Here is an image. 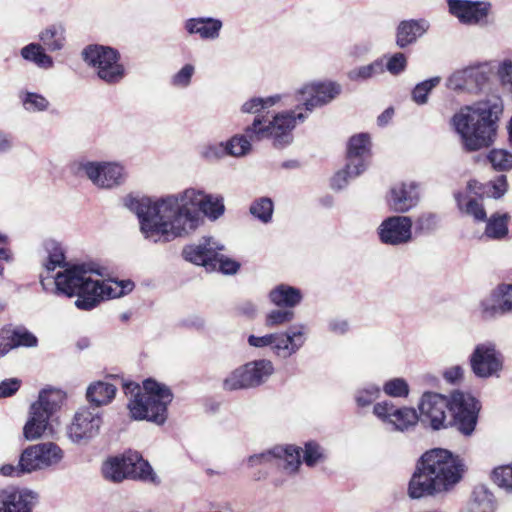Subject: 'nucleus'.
Listing matches in <instances>:
<instances>
[{
    "instance_id": "obj_34",
    "label": "nucleus",
    "mask_w": 512,
    "mask_h": 512,
    "mask_svg": "<svg viewBox=\"0 0 512 512\" xmlns=\"http://www.w3.org/2000/svg\"><path fill=\"white\" fill-rule=\"evenodd\" d=\"M467 192H456L454 194L459 210L469 216H472L475 221L482 222L486 220V211L483 205L475 198L468 195Z\"/></svg>"
},
{
    "instance_id": "obj_29",
    "label": "nucleus",
    "mask_w": 512,
    "mask_h": 512,
    "mask_svg": "<svg viewBox=\"0 0 512 512\" xmlns=\"http://www.w3.org/2000/svg\"><path fill=\"white\" fill-rule=\"evenodd\" d=\"M268 298L277 307L292 309L301 303L303 295L299 288L279 284L270 290Z\"/></svg>"
},
{
    "instance_id": "obj_37",
    "label": "nucleus",
    "mask_w": 512,
    "mask_h": 512,
    "mask_svg": "<svg viewBox=\"0 0 512 512\" xmlns=\"http://www.w3.org/2000/svg\"><path fill=\"white\" fill-rule=\"evenodd\" d=\"M385 72V63L382 58H378L373 62L355 67L351 69L347 76L351 81L363 82L379 76Z\"/></svg>"
},
{
    "instance_id": "obj_54",
    "label": "nucleus",
    "mask_w": 512,
    "mask_h": 512,
    "mask_svg": "<svg viewBox=\"0 0 512 512\" xmlns=\"http://www.w3.org/2000/svg\"><path fill=\"white\" fill-rule=\"evenodd\" d=\"M202 156L209 161L220 160L227 157L228 153L225 142L221 141L207 145L202 151Z\"/></svg>"
},
{
    "instance_id": "obj_5",
    "label": "nucleus",
    "mask_w": 512,
    "mask_h": 512,
    "mask_svg": "<svg viewBox=\"0 0 512 512\" xmlns=\"http://www.w3.org/2000/svg\"><path fill=\"white\" fill-rule=\"evenodd\" d=\"M447 409L453 414L457 430L470 436L475 430L480 409L478 401L470 394L457 391L452 393L449 401L438 393H424L419 403L420 421L429 423L433 430L444 428Z\"/></svg>"
},
{
    "instance_id": "obj_36",
    "label": "nucleus",
    "mask_w": 512,
    "mask_h": 512,
    "mask_svg": "<svg viewBox=\"0 0 512 512\" xmlns=\"http://www.w3.org/2000/svg\"><path fill=\"white\" fill-rule=\"evenodd\" d=\"M496 507L494 495L484 485H478L472 492L470 512H494Z\"/></svg>"
},
{
    "instance_id": "obj_19",
    "label": "nucleus",
    "mask_w": 512,
    "mask_h": 512,
    "mask_svg": "<svg viewBox=\"0 0 512 512\" xmlns=\"http://www.w3.org/2000/svg\"><path fill=\"white\" fill-rule=\"evenodd\" d=\"M489 76L484 65L469 66L452 73L446 87L457 92L477 93L488 82Z\"/></svg>"
},
{
    "instance_id": "obj_14",
    "label": "nucleus",
    "mask_w": 512,
    "mask_h": 512,
    "mask_svg": "<svg viewBox=\"0 0 512 512\" xmlns=\"http://www.w3.org/2000/svg\"><path fill=\"white\" fill-rule=\"evenodd\" d=\"M342 87L334 81H318L304 84L295 93V99L305 109L304 113H311L332 102L340 95Z\"/></svg>"
},
{
    "instance_id": "obj_64",
    "label": "nucleus",
    "mask_w": 512,
    "mask_h": 512,
    "mask_svg": "<svg viewBox=\"0 0 512 512\" xmlns=\"http://www.w3.org/2000/svg\"><path fill=\"white\" fill-rule=\"evenodd\" d=\"M13 343L11 336L6 334V330H3L0 335V357L5 356L12 349L17 348Z\"/></svg>"
},
{
    "instance_id": "obj_22",
    "label": "nucleus",
    "mask_w": 512,
    "mask_h": 512,
    "mask_svg": "<svg viewBox=\"0 0 512 512\" xmlns=\"http://www.w3.org/2000/svg\"><path fill=\"white\" fill-rule=\"evenodd\" d=\"M373 412L379 419L392 424L395 430L401 432L415 426L420 420V416L415 409L409 407L395 408L391 401L376 403Z\"/></svg>"
},
{
    "instance_id": "obj_13",
    "label": "nucleus",
    "mask_w": 512,
    "mask_h": 512,
    "mask_svg": "<svg viewBox=\"0 0 512 512\" xmlns=\"http://www.w3.org/2000/svg\"><path fill=\"white\" fill-rule=\"evenodd\" d=\"M273 373L274 365L270 360H254L233 370L224 379L223 389L235 391L255 388L265 383Z\"/></svg>"
},
{
    "instance_id": "obj_46",
    "label": "nucleus",
    "mask_w": 512,
    "mask_h": 512,
    "mask_svg": "<svg viewBox=\"0 0 512 512\" xmlns=\"http://www.w3.org/2000/svg\"><path fill=\"white\" fill-rule=\"evenodd\" d=\"M283 451L284 450H282V445H276L261 453L249 456L246 461L249 467L277 463L278 458L281 453H283Z\"/></svg>"
},
{
    "instance_id": "obj_32",
    "label": "nucleus",
    "mask_w": 512,
    "mask_h": 512,
    "mask_svg": "<svg viewBox=\"0 0 512 512\" xmlns=\"http://www.w3.org/2000/svg\"><path fill=\"white\" fill-rule=\"evenodd\" d=\"M39 40L46 50L60 51L66 44V29L61 23L51 24L39 33Z\"/></svg>"
},
{
    "instance_id": "obj_39",
    "label": "nucleus",
    "mask_w": 512,
    "mask_h": 512,
    "mask_svg": "<svg viewBox=\"0 0 512 512\" xmlns=\"http://www.w3.org/2000/svg\"><path fill=\"white\" fill-rule=\"evenodd\" d=\"M249 213L262 224H269L273 219L274 202L269 197L256 198L250 204Z\"/></svg>"
},
{
    "instance_id": "obj_52",
    "label": "nucleus",
    "mask_w": 512,
    "mask_h": 512,
    "mask_svg": "<svg viewBox=\"0 0 512 512\" xmlns=\"http://www.w3.org/2000/svg\"><path fill=\"white\" fill-rule=\"evenodd\" d=\"M439 218L434 213H423L415 221V229L417 233L428 234L434 232L438 228Z\"/></svg>"
},
{
    "instance_id": "obj_40",
    "label": "nucleus",
    "mask_w": 512,
    "mask_h": 512,
    "mask_svg": "<svg viewBox=\"0 0 512 512\" xmlns=\"http://www.w3.org/2000/svg\"><path fill=\"white\" fill-rule=\"evenodd\" d=\"M19 99L23 109L30 113L45 112L50 107L49 100L40 93L21 91L19 93Z\"/></svg>"
},
{
    "instance_id": "obj_11",
    "label": "nucleus",
    "mask_w": 512,
    "mask_h": 512,
    "mask_svg": "<svg viewBox=\"0 0 512 512\" xmlns=\"http://www.w3.org/2000/svg\"><path fill=\"white\" fill-rule=\"evenodd\" d=\"M83 60L108 84H116L125 76V68L120 63L119 52L109 46L89 45L82 51Z\"/></svg>"
},
{
    "instance_id": "obj_58",
    "label": "nucleus",
    "mask_w": 512,
    "mask_h": 512,
    "mask_svg": "<svg viewBox=\"0 0 512 512\" xmlns=\"http://www.w3.org/2000/svg\"><path fill=\"white\" fill-rule=\"evenodd\" d=\"M216 262H217L216 270L218 269L220 272H222L223 274H226V275L235 274L240 268V265L238 262H236L230 258L224 257L223 255H219V251H217Z\"/></svg>"
},
{
    "instance_id": "obj_18",
    "label": "nucleus",
    "mask_w": 512,
    "mask_h": 512,
    "mask_svg": "<svg viewBox=\"0 0 512 512\" xmlns=\"http://www.w3.org/2000/svg\"><path fill=\"white\" fill-rule=\"evenodd\" d=\"M413 221L409 216L394 215L385 218L377 228L380 242L388 246H402L413 240Z\"/></svg>"
},
{
    "instance_id": "obj_3",
    "label": "nucleus",
    "mask_w": 512,
    "mask_h": 512,
    "mask_svg": "<svg viewBox=\"0 0 512 512\" xmlns=\"http://www.w3.org/2000/svg\"><path fill=\"white\" fill-rule=\"evenodd\" d=\"M463 460L450 451L435 448L425 452L416 464L408 484L411 499L444 496L460 482Z\"/></svg>"
},
{
    "instance_id": "obj_60",
    "label": "nucleus",
    "mask_w": 512,
    "mask_h": 512,
    "mask_svg": "<svg viewBox=\"0 0 512 512\" xmlns=\"http://www.w3.org/2000/svg\"><path fill=\"white\" fill-rule=\"evenodd\" d=\"M21 381L17 378L5 379L0 382V398L14 395L20 388Z\"/></svg>"
},
{
    "instance_id": "obj_15",
    "label": "nucleus",
    "mask_w": 512,
    "mask_h": 512,
    "mask_svg": "<svg viewBox=\"0 0 512 512\" xmlns=\"http://www.w3.org/2000/svg\"><path fill=\"white\" fill-rule=\"evenodd\" d=\"M504 358L493 342L477 344L469 356V365L479 379L499 377L503 370Z\"/></svg>"
},
{
    "instance_id": "obj_41",
    "label": "nucleus",
    "mask_w": 512,
    "mask_h": 512,
    "mask_svg": "<svg viewBox=\"0 0 512 512\" xmlns=\"http://www.w3.org/2000/svg\"><path fill=\"white\" fill-rule=\"evenodd\" d=\"M301 452L303 453L302 461L309 468H313L327 460L326 449L316 441L305 442Z\"/></svg>"
},
{
    "instance_id": "obj_47",
    "label": "nucleus",
    "mask_w": 512,
    "mask_h": 512,
    "mask_svg": "<svg viewBox=\"0 0 512 512\" xmlns=\"http://www.w3.org/2000/svg\"><path fill=\"white\" fill-rule=\"evenodd\" d=\"M492 479L500 489L512 493V463L494 468Z\"/></svg>"
},
{
    "instance_id": "obj_57",
    "label": "nucleus",
    "mask_w": 512,
    "mask_h": 512,
    "mask_svg": "<svg viewBox=\"0 0 512 512\" xmlns=\"http://www.w3.org/2000/svg\"><path fill=\"white\" fill-rule=\"evenodd\" d=\"M234 312L238 316H243L249 319L256 317L258 308L257 305L251 300H242L234 306Z\"/></svg>"
},
{
    "instance_id": "obj_44",
    "label": "nucleus",
    "mask_w": 512,
    "mask_h": 512,
    "mask_svg": "<svg viewBox=\"0 0 512 512\" xmlns=\"http://www.w3.org/2000/svg\"><path fill=\"white\" fill-rule=\"evenodd\" d=\"M441 82L440 76H434L415 85L411 92V98L417 105H425L428 102L430 92Z\"/></svg>"
},
{
    "instance_id": "obj_33",
    "label": "nucleus",
    "mask_w": 512,
    "mask_h": 512,
    "mask_svg": "<svg viewBox=\"0 0 512 512\" xmlns=\"http://www.w3.org/2000/svg\"><path fill=\"white\" fill-rule=\"evenodd\" d=\"M45 49L42 43H29L21 49L20 54L24 60L34 63L38 68L48 70L54 66V60L45 52Z\"/></svg>"
},
{
    "instance_id": "obj_49",
    "label": "nucleus",
    "mask_w": 512,
    "mask_h": 512,
    "mask_svg": "<svg viewBox=\"0 0 512 512\" xmlns=\"http://www.w3.org/2000/svg\"><path fill=\"white\" fill-rule=\"evenodd\" d=\"M6 334H9L12 338L13 344L16 347H35L37 346V337L29 332L26 328L19 327L12 330H6Z\"/></svg>"
},
{
    "instance_id": "obj_16",
    "label": "nucleus",
    "mask_w": 512,
    "mask_h": 512,
    "mask_svg": "<svg viewBox=\"0 0 512 512\" xmlns=\"http://www.w3.org/2000/svg\"><path fill=\"white\" fill-rule=\"evenodd\" d=\"M102 423V413L98 409L83 406L74 414L67 435L73 443L90 440L99 434Z\"/></svg>"
},
{
    "instance_id": "obj_61",
    "label": "nucleus",
    "mask_w": 512,
    "mask_h": 512,
    "mask_svg": "<svg viewBox=\"0 0 512 512\" xmlns=\"http://www.w3.org/2000/svg\"><path fill=\"white\" fill-rule=\"evenodd\" d=\"M273 333L266 334L263 336H255V335H249L248 336V344L255 348H264V347H272L273 343Z\"/></svg>"
},
{
    "instance_id": "obj_12",
    "label": "nucleus",
    "mask_w": 512,
    "mask_h": 512,
    "mask_svg": "<svg viewBox=\"0 0 512 512\" xmlns=\"http://www.w3.org/2000/svg\"><path fill=\"white\" fill-rule=\"evenodd\" d=\"M72 170L76 175L83 173L97 187L113 189L122 185L127 177L123 165L117 162L75 161Z\"/></svg>"
},
{
    "instance_id": "obj_9",
    "label": "nucleus",
    "mask_w": 512,
    "mask_h": 512,
    "mask_svg": "<svg viewBox=\"0 0 512 512\" xmlns=\"http://www.w3.org/2000/svg\"><path fill=\"white\" fill-rule=\"evenodd\" d=\"M62 399V393L58 390H42L39 393L38 400L30 406L29 418L23 428L27 440L38 439L49 429V421L60 409Z\"/></svg>"
},
{
    "instance_id": "obj_6",
    "label": "nucleus",
    "mask_w": 512,
    "mask_h": 512,
    "mask_svg": "<svg viewBox=\"0 0 512 512\" xmlns=\"http://www.w3.org/2000/svg\"><path fill=\"white\" fill-rule=\"evenodd\" d=\"M172 400L173 393L167 385L149 378L143 382V391L137 387L128 408L133 419L162 425L167 419V407Z\"/></svg>"
},
{
    "instance_id": "obj_53",
    "label": "nucleus",
    "mask_w": 512,
    "mask_h": 512,
    "mask_svg": "<svg viewBox=\"0 0 512 512\" xmlns=\"http://www.w3.org/2000/svg\"><path fill=\"white\" fill-rule=\"evenodd\" d=\"M407 67V58L401 53L397 52L393 54L385 64V70L392 75H399L405 71Z\"/></svg>"
},
{
    "instance_id": "obj_10",
    "label": "nucleus",
    "mask_w": 512,
    "mask_h": 512,
    "mask_svg": "<svg viewBox=\"0 0 512 512\" xmlns=\"http://www.w3.org/2000/svg\"><path fill=\"white\" fill-rule=\"evenodd\" d=\"M370 158V137L366 133H360L350 138L347 149V163L331 179V187L334 190H342L348 183L363 173Z\"/></svg>"
},
{
    "instance_id": "obj_35",
    "label": "nucleus",
    "mask_w": 512,
    "mask_h": 512,
    "mask_svg": "<svg viewBox=\"0 0 512 512\" xmlns=\"http://www.w3.org/2000/svg\"><path fill=\"white\" fill-rule=\"evenodd\" d=\"M260 141L257 138L248 135L247 127L244 134H236L224 141L227 149L228 156L234 158H241L248 155L252 150V142Z\"/></svg>"
},
{
    "instance_id": "obj_25",
    "label": "nucleus",
    "mask_w": 512,
    "mask_h": 512,
    "mask_svg": "<svg viewBox=\"0 0 512 512\" xmlns=\"http://www.w3.org/2000/svg\"><path fill=\"white\" fill-rule=\"evenodd\" d=\"M37 499L31 490L6 487L0 490V512H32Z\"/></svg>"
},
{
    "instance_id": "obj_45",
    "label": "nucleus",
    "mask_w": 512,
    "mask_h": 512,
    "mask_svg": "<svg viewBox=\"0 0 512 512\" xmlns=\"http://www.w3.org/2000/svg\"><path fill=\"white\" fill-rule=\"evenodd\" d=\"M487 160L496 171L505 172L512 169V153L506 149H492Z\"/></svg>"
},
{
    "instance_id": "obj_17",
    "label": "nucleus",
    "mask_w": 512,
    "mask_h": 512,
    "mask_svg": "<svg viewBox=\"0 0 512 512\" xmlns=\"http://www.w3.org/2000/svg\"><path fill=\"white\" fill-rule=\"evenodd\" d=\"M63 457V450L53 442L31 445L22 451L23 466L29 473L55 467Z\"/></svg>"
},
{
    "instance_id": "obj_21",
    "label": "nucleus",
    "mask_w": 512,
    "mask_h": 512,
    "mask_svg": "<svg viewBox=\"0 0 512 512\" xmlns=\"http://www.w3.org/2000/svg\"><path fill=\"white\" fill-rule=\"evenodd\" d=\"M271 350L282 359H287L298 352L307 340V326L303 323L291 325L286 331L273 333Z\"/></svg>"
},
{
    "instance_id": "obj_38",
    "label": "nucleus",
    "mask_w": 512,
    "mask_h": 512,
    "mask_svg": "<svg viewBox=\"0 0 512 512\" xmlns=\"http://www.w3.org/2000/svg\"><path fill=\"white\" fill-rule=\"evenodd\" d=\"M484 236L492 240H502L508 235V215L494 213L486 217Z\"/></svg>"
},
{
    "instance_id": "obj_31",
    "label": "nucleus",
    "mask_w": 512,
    "mask_h": 512,
    "mask_svg": "<svg viewBox=\"0 0 512 512\" xmlns=\"http://www.w3.org/2000/svg\"><path fill=\"white\" fill-rule=\"evenodd\" d=\"M507 179L505 175L498 176L495 180L482 184L476 180H470L467 183V190L478 196H488L492 198H500L507 191Z\"/></svg>"
},
{
    "instance_id": "obj_1",
    "label": "nucleus",
    "mask_w": 512,
    "mask_h": 512,
    "mask_svg": "<svg viewBox=\"0 0 512 512\" xmlns=\"http://www.w3.org/2000/svg\"><path fill=\"white\" fill-rule=\"evenodd\" d=\"M125 206L136 214L140 230L146 239L157 243L186 237L201 225L200 211L216 220L224 214L223 197L187 188L156 199L127 196Z\"/></svg>"
},
{
    "instance_id": "obj_42",
    "label": "nucleus",
    "mask_w": 512,
    "mask_h": 512,
    "mask_svg": "<svg viewBox=\"0 0 512 512\" xmlns=\"http://www.w3.org/2000/svg\"><path fill=\"white\" fill-rule=\"evenodd\" d=\"M283 453L278 458V461L283 462V469L288 474H296L302 463L301 451L302 448L296 445H282Z\"/></svg>"
},
{
    "instance_id": "obj_56",
    "label": "nucleus",
    "mask_w": 512,
    "mask_h": 512,
    "mask_svg": "<svg viewBox=\"0 0 512 512\" xmlns=\"http://www.w3.org/2000/svg\"><path fill=\"white\" fill-rule=\"evenodd\" d=\"M25 463L22 460V453L20 454L19 461L16 465L4 464L0 467V474L5 477H21L29 474V471L23 466Z\"/></svg>"
},
{
    "instance_id": "obj_8",
    "label": "nucleus",
    "mask_w": 512,
    "mask_h": 512,
    "mask_svg": "<svg viewBox=\"0 0 512 512\" xmlns=\"http://www.w3.org/2000/svg\"><path fill=\"white\" fill-rule=\"evenodd\" d=\"M102 473L106 479L113 482L130 478L153 484L159 483L148 461L144 460L137 451H127L120 456L108 459L102 467Z\"/></svg>"
},
{
    "instance_id": "obj_43",
    "label": "nucleus",
    "mask_w": 512,
    "mask_h": 512,
    "mask_svg": "<svg viewBox=\"0 0 512 512\" xmlns=\"http://www.w3.org/2000/svg\"><path fill=\"white\" fill-rule=\"evenodd\" d=\"M281 98L282 97L279 94L265 98L253 97L242 104L241 112L246 114H255L257 117L259 116V113L276 105Z\"/></svg>"
},
{
    "instance_id": "obj_7",
    "label": "nucleus",
    "mask_w": 512,
    "mask_h": 512,
    "mask_svg": "<svg viewBox=\"0 0 512 512\" xmlns=\"http://www.w3.org/2000/svg\"><path fill=\"white\" fill-rule=\"evenodd\" d=\"M307 117V113L286 111L277 113L271 121L266 123L264 117L257 116L252 124L247 126V133L260 141L268 138L272 139L273 146L281 149L292 143V131L297 121L302 123Z\"/></svg>"
},
{
    "instance_id": "obj_50",
    "label": "nucleus",
    "mask_w": 512,
    "mask_h": 512,
    "mask_svg": "<svg viewBox=\"0 0 512 512\" xmlns=\"http://www.w3.org/2000/svg\"><path fill=\"white\" fill-rule=\"evenodd\" d=\"M383 391L390 397H407L409 394V385L403 378H393L385 382L383 385Z\"/></svg>"
},
{
    "instance_id": "obj_20",
    "label": "nucleus",
    "mask_w": 512,
    "mask_h": 512,
    "mask_svg": "<svg viewBox=\"0 0 512 512\" xmlns=\"http://www.w3.org/2000/svg\"><path fill=\"white\" fill-rule=\"evenodd\" d=\"M212 237H202L197 243L186 245L182 250L184 259L195 265L203 266L207 271H215L217 268V251L223 250Z\"/></svg>"
},
{
    "instance_id": "obj_48",
    "label": "nucleus",
    "mask_w": 512,
    "mask_h": 512,
    "mask_svg": "<svg viewBox=\"0 0 512 512\" xmlns=\"http://www.w3.org/2000/svg\"><path fill=\"white\" fill-rule=\"evenodd\" d=\"M380 395V387L376 384H367L355 392V401L359 407L371 405Z\"/></svg>"
},
{
    "instance_id": "obj_63",
    "label": "nucleus",
    "mask_w": 512,
    "mask_h": 512,
    "mask_svg": "<svg viewBox=\"0 0 512 512\" xmlns=\"http://www.w3.org/2000/svg\"><path fill=\"white\" fill-rule=\"evenodd\" d=\"M14 137L11 133L0 130V156L12 150Z\"/></svg>"
},
{
    "instance_id": "obj_26",
    "label": "nucleus",
    "mask_w": 512,
    "mask_h": 512,
    "mask_svg": "<svg viewBox=\"0 0 512 512\" xmlns=\"http://www.w3.org/2000/svg\"><path fill=\"white\" fill-rule=\"evenodd\" d=\"M480 307L483 316L486 318L511 312L512 284L502 283L498 285L488 297L481 301Z\"/></svg>"
},
{
    "instance_id": "obj_59",
    "label": "nucleus",
    "mask_w": 512,
    "mask_h": 512,
    "mask_svg": "<svg viewBox=\"0 0 512 512\" xmlns=\"http://www.w3.org/2000/svg\"><path fill=\"white\" fill-rule=\"evenodd\" d=\"M497 75L502 85L512 87V60L504 59L498 66Z\"/></svg>"
},
{
    "instance_id": "obj_24",
    "label": "nucleus",
    "mask_w": 512,
    "mask_h": 512,
    "mask_svg": "<svg viewBox=\"0 0 512 512\" xmlns=\"http://www.w3.org/2000/svg\"><path fill=\"white\" fill-rule=\"evenodd\" d=\"M449 12L463 24L475 25L484 21L491 4L485 1L447 0Z\"/></svg>"
},
{
    "instance_id": "obj_28",
    "label": "nucleus",
    "mask_w": 512,
    "mask_h": 512,
    "mask_svg": "<svg viewBox=\"0 0 512 512\" xmlns=\"http://www.w3.org/2000/svg\"><path fill=\"white\" fill-rule=\"evenodd\" d=\"M430 28L426 19L402 20L396 27L395 43L400 49L414 45Z\"/></svg>"
},
{
    "instance_id": "obj_51",
    "label": "nucleus",
    "mask_w": 512,
    "mask_h": 512,
    "mask_svg": "<svg viewBox=\"0 0 512 512\" xmlns=\"http://www.w3.org/2000/svg\"><path fill=\"white\" fill-rule=\"evenodd\" d=\"M294 312L285 309H275L270 311L265 317V325L267 327H275L291 322L294 319Z\"/></svg>"
},
{
    "instance_id": "obj_2",
    "label": "nucleus",
    "mask_w": 512,
    "mask_h": 512,
    "mask_svg": "<svg viewBox=\"0 0 512 512\" xmlns=\"http://www.w3.org/2000/svg\"><path fill=\"white\" fill-rule=\"evenodd\" d=\"M44 249L47 253L44 267L47 271L64 268L55 276V293L67 297L76 296L74 304L79 310L90 311L105 298L121 297L134 287L130 280H103L102 268L94 262L66 263L65 251L56 240H46Z\"/></svg>"
},
{
    "instance_id": "obj_27",
    "label": "nucleus",
    "mask_w": 512,
    "mask_h": 512,
    "mask_svg": "<svg viewBox=\"0 0 512 512\" xmlns=\"http://www.w3.org/2000/svg\"><path fill=\"white\" fill-rule=\"evenodd\" d=\"M189 36H198L203 41H215L220 37L223 21L210 16L191 17L183 22Z\"/></svg>"
},
{
    "instance_id": "obj_30",
    "label": "nucleus",
    "mask_w": 512,
    "mask_h": 512,
    "mask_svg": "<svg viewBox=\"0 0 512 512\" xmlns=\"http://www.w3.org/2000/svg\"><path fill=\"white\" fill-rule=\"evenodd\" d=\"M117 388L107 381H95L89 384L86 389V399L90 407L98 409L101 406L110 404L115 398Z\"/></svg>"
},
{
    "instance_id": "obj_23",
    "label": "nucleus",
    "mask_w": 512,
    "mask_h": 512,
    "mask_svg": "<svg viewBox=\"0 0 512 512\" xmlns=\"http://www.w3.org/2000/svg\"><path fill=\"white\" fill-rule=\"evenodd\" d=\"M420 200L419 185L416 182L394 184L387 195V205L395 213L403 214L417 206Z\"/></svg>"
},
{
    "instance_id": "obj_4",
    "label": "nucleus",
    "mask_w": 512,
    "mask_h": 512,
    "mask_svg": "<svg viewBox=\"0 0 512 512\" xmlns=\"http://www.w3.org/2000/svg\"><path fill=\"white\" fill-rule=\"evenodd\" d=\"M503 111V100L494 95L456 112L451 123L461 138L463 149L475 152L491 146L496 140Z\"/></svg>"
},
{
    "instance_id": "obj_62",
    "label": "nucleus",
    "mask_w": 512,
    "mask_h": 512,
    "mask_svg": "<svg viewBox=\"0 0 512 512\" xmlns=\"http://www.w3.org/2000/svg\"><path fill=\"white\" fill-rule=\"evenodd\" d=\"M329 331L337 335H344L349 330V323L345 319H332L328 323Z\"/></svg>"
},
{
    "instance_id": "obj_55",
    "label": "nucleus",
    "mask_w": 512,
    "mask_h": 512,
    "mask_svg": "<svg viewBox=\"0 0 512 512\" xmlns=\"http://www.w3.org/2000/svg\"><path fill=\"white\" fill-rule=\"evenodd\" d=\"M195 68L191 64L184 65L173 77L171 83L175 87L185 88L191 83Z\"/></svg>"
}]
</instances>
